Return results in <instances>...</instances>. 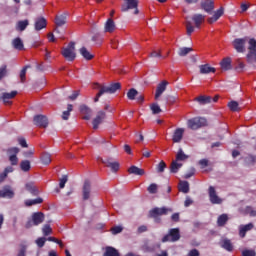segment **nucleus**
I'll use <instances>...</instances> for the list:
<instances>
[{
	"mask_svg": "<svg viewBox=\"0 0 256 256\" xmlns=\"http://www.w3.org/2000/svg\"><path fill=\"white\" fill-rule=\"evenodd\" d=\"M208 195H209V199L210 202L213 205H221V203H223V199H221L218 195H217V191L215 190V187L210 186L208 189Z\"/></svg>",
	"mask_w": 256,
	"mask_h": 256,
	"instance_id": "f8f14e48",
	"label": "nucleus"
},
{
	"mask_svg": "<svg viewBox=\"0 0 256 256\" xmlns=\"http://www.w3.org/2000/svg\"><path fill=\"white\" fill-rule=\"evenodd\" d=\"M246 213H248V215H250V217H256V211L253 210V208H251V207L246 208Z\"/></svg>",
	"mask_w": 256,
	"mask_h": 256,
	"instance_id": "338daca9",
	"label": "nucleus"
},
{
	"mask_svg": "<svg viewBox=\"0 0 256 256\" xmlns=\"http://www.w3.org/2000/svg\"><path fill=\"white\" fill-rule=\"evenodd\" d=\"M228 107L230 111H241V107H239V102L231 101L228 103Z\"/></svg>",
	"mask_w": 256,
	"mask_h": 256,
	"instance_id": "864d4df0",
	"label": "nucleus"
},
{
	"mask_svg": "<svg viewBox=\"0 0 256 256\" xmlns=\"http://www.w3.org/2000/svg\"><path fill=\"white\" fill-rule=\"evenodd\" d=\"M180 239L181 232L179 231V228H172L169 230L168 234L162 238V243H167L168 241L175 243V241H179Z\"/></svg>",
	"mask_w": 256,
	"mask_h": 256,
	"instance_id": "0eeeda50",
	"label": "nucleus"
},
{
	"mask_svg": "<svg viewBox=\"0 0 256 256\" xmlns=\"http://www.w3.org/2000/svg\"><path fill=\"white\" fill-rule=\"evenodd\" d=\"M101 162L108 167V169H111L112 173H117V171H119L120 164L115 160V158L109 157L101 159Z\"/></svg>",
	"mask_w": 256,
	"mask_h": 256,
	"instance_id": "1a4fd4ad",
	"label": "nucleus"
},
{
	"mask_svg": "<svg viewBox=\"0 0 256 256\" xmlns=\"http://www.w3.org/2000/svg\"><path fill=\"white\" fill-rule=\"evenodd\" d=\"M193 51V48H188V47H181L178 50V55L179 57H186V55H189Z\"/></svg>",
	"mask_w": 256,
	"mask_h": 256,
	"instance_id": "09e8293b",
	"label": "nucleus"
},
{
	"mask_svg": "<svg viewBox=\"0 0 256 256\" xmlns=\"http://www.w3.org/2000/svg\"><path fill=\"white\" fill-rule=\"evenodd\" d=\"M242 256H256L255 250H243Z\"/></svg>",
	"mask_w": 256,
	"mask_h": 256,
	"instance_id": "69168bd1",
	"label": "nucleus"
},
{
	"mask_svg": "<svg viewBox=\"0 0 256 256\" xmlns=\"http://www.w3.org/2000/svg\"><path fill=\"white\" fill-rule=\"evenodd\" d=\"M20 149L18 147H12V148H8L6 150V153L8 155V157L11 156H17L19 154Z\"/></svg>",
	"mask_w": 256,
	"mask_h": 256,
	"instance_id": "5fc2aeb1",
	"label": "nucleus"
},
{
	"mask_svg": "<svg viewBox=\"0 0 256 256\" xmlns=\"http://www.w3.org/2000/svg\"><path fill=\"white\" fill-rule=\"evenodd\" d=\"M178 189H179V191H181V193H189V182L180 181Z\"/></svg>",
	"mask_w": 256,
	"mask_h": 256,
	"instance_id": "79ce46f5",
	"label": "nucleus"
},
{
	"mask_svg": "<svg viewBox=\"0 0 256 256\" xmlns=\"http://www.w3.org/2000/svg\"><path fill=\"white\" fill-rule=\"evenodd\" d=\"M41 161L43 165H49L51 163V154L47 152L42 153Z\"/></svg>",
	"mask_w": 256,
	"mask_h": 256,
	"instance_id": "8fccbe9b",
	"label": "nucleus"
},
{
	"mask_svg": "<svg viewBox=\"0 0 256 256\" xmlns=\"http://www.w3.org/2000/svg\"><path fill=\"white\" fill-rule=\"evenodd\" d=\"M128 173H130L131 175H138L141 177V176L145 175V170H143L137 166H131L128 169Z\"/></svg>",
	"mask_w": 256,
	"mask_h": 256,
	"instance_id": "c756f323",
	"label": "nucleus"
},
{
	"mask_svg": "<svg viewBox=\"0 0 256 256\" xmlns=\"http://www.w3.org/2000/svg\"><path fill=\"white\" fill-rule=\"evenodd\" d=\"M4 77H7V65H2L0 67V81L1 79H3Z\"/></svg>",
	"mask_w": 256,
	"mask_h": 256,
	"instance_id": "680f3d73",
	"label": "nucleus"
},
{
	"mask_svg": "<svg viewBox=\"0 0 256 256\" xmlns=\"http://www.w3.org/2000/svg\"><path fill=\"white\" fill-rule=\"evenodd\" d=\"M159 247H161V244L157 243V244H153L152 242H145V244L142 246V249L146 252V253H151L153 251H155V249H159Z\"/></svg>",
	"mask_w": 256,
	"mask_h": 256,
	"instance_id": "a878e982",
	"label": "nucleus"
},
{
	"mask_svg": "<svg viewBox=\"0 0 256 256\" xmlns=\"http://www.w3.org/2000/svg\"><path fill=\"white\" fill-rule=\"evenodd\" d=\"M150 109H151L153 115H159V113H162V111H163V110H161V107L157 103L151 104Z\"/></svg>",
	"mask_w": 256,
	"mask_h": 256,
	"instance_id": "603ef678",
	"label": "nucleus"
},
{
	"mask_svg": "<svg viewBox=\"0 0 256 256\" xmlns=\"http://www.w3.org/2000/svg\"><path fill=\"white\" fill-rule=\"evenodd\" d=\"M15 169L13 166H7L2 173H0V183H3L5 181L6 177H8L9 173H13Z\"/></svg>",
	"mask_w": 256,
	"mask_h": 256,
	"instance_id": "7c9ffc66",
	"label": "nucleus"
},
{
	"mask_svg": "<svg viewBox=\"0 0 256 256\" xmlns=\"http://www.w3.org/2000/svg\"><path fill=\"white\" fill-rule=\"evenodd\" d=\"M45 221V214L42 212H35L32 214V219L25 224L26 229H31L33 226L41 225Z\"/></svg>",
	"mask_w": 256,
	"mask_h": 256,
	"instance_id": "39448f33",
	"label": "nucleus"
},
{
	"mask_svg": "<svg viewBox=\"0 0 256 256\" xmlns=\"http://www.w3.org/2000/svg\"><path fill=\"white\" fill-rule=\"evenodd\" d=\"M34 27L36 31L45 29V27H47V20L44 17L36 18Z\"/></svg>",
	"mask_w": 256,
	"mask_h": 256,
	"instance_id": "393cba45",
	"label": "nucleus"
},
{
	"mask_svg": "<svg viewBox=\"0 0 256 256\" xmlns=\"http://www.w3.org/2000/svg\"><path fill=\"white\" fill-rule=\"evenodd\" d=\"M82 199L83 201H88L91 199V181L85 180L82 188Z\"/></svg>",
	"mask_w": 256,
	"mask_h": 256,
	"instance_id": "dca6fc26",
	"label": "nucleus"
},
{
	"mask_svg": "<svg viewBox=\"0 0 256 256\" xmlns=\"http://www.w3.org/2000/svg\"><path fill=\"white\" fill-rule=\"evenodd\" d=\"M228 221H229V216H227V214H222L217 219V225L218 227H225Z\"/></svg>",
	"mask_w": 256,
	"mask_h": 256,
	"instance_id": "c9c22d12",
	"label": "nucleus"
},
{
	"mask_svg": "<svg viewBox=\"0 0 256 256\" xmlns=\"http://www.w3.org/2000/svg\"><path fill=\"white\" fill-rule=\"evenodd\" d=\"M123 231V227L121 226H115L111 229L112 235H118V233H121Z\"/></svg>",
	"mask_w": 256,
	"mask_h": 256,
	"instance_id": "e2e57ef3",
	"label": "nucleus"
},
{
	"mask_svg": "<svg viewBox=\"0 0 256 256\" xmlns=\"http://www.w3.org/2000/svg\"><path fill=\"white\" fill-rule=\"evenodd\" d=\"M107 114L105 111L100 110L97 112L95 118L92 121L93 129H99V126L105 121Z\"/></svg>",
	"mask_w": 256,
	"mask_h": 256,
	"instance_id": "ddd939ff",
	"label": "nucleus"
},
{
	"mask_svg": "<svg viewBox=\"0 0 256 256\" xmlns=\"http://www.w3.org/2000/svg\"><path fill=\"white\" fill-rule=\"evenodd\" d=\"M224 13H225V8L220 7L218 10L214 11V14L212 15V17H209L207 19V22L210 25H213V23H216V21H219V19L223 17Z\"/></svg>",
	"mask_w": 256,
	"mask_h": 256,
	"instance_id": "f3484780",
	"label": "nucleus"
},
{
	"mask_svg": "<svg viewBox=\"0 0 256 256\" xmlns=\"http://www.w3.org/2000/svg\"><path fill=\"white\" fill-rule=\"evenodd\" d=\"M47 242V238L45 237H40L36 239L35 243L36 245L41 249L42 247H45V243Z\"/></svg>",
	"mask_w": 256,
	"mask_h": 256,
	"instance_id": "13d9d810",
	"label": "nucleus"
},
{
	"mask_svg": "<svg viewBox=\"0 0 256 256\" xmlns=\"http://www.w3.org/2000/svg\"><path fill=\"white\" fill-rule=\"evenodd\" d=\"M196 29L201 27V24L205 22V15L203 14H193L191 17Z\"/></svg>",
	"mask_w": 256,
	"mask_h": 256,
	"instance_id": "aec40b11",
	"label": "nucleus"
},
{
	"mask_svg": "<svg viewBox=\"0 0 256 256\" xmlns=\"http://www.w3.org/2000/svg\"><path fill=\"white\" fill-rule=\"evenodd\" d=\"M65 23H67V13L56 16L55 24L57 25V27H63Z\"/></svg>",
	"mask_w": 256,
	"mask_h": 256,
	"instance_id": "2f4dec72",
	"label": "nucleus"
},
{
	"mask_svg": "<svg viewBox=\"0 0 256 256\" xmlns=\"http://www.w3.org/2000/svg\"><path fill=\"white\" fill-rule=\"evenodd\" d=\"M104 256H120L119 250H117L111 246H107L105 248Z\"/></svg>",
	"mask_w": 256,
	"mask_h": 256,
	"instance_id": "f704fd0d",
	"label": "nucleus"
},
{
	"mask_svg": "<svg viewBox=\"0 0 256 256\" xmlns=\"http://www.w3.org/2000/svg\"><path fill=\"white\" fill-rule=\"evenodd\" d=\"M188 127L193 131H197V129H201V127H207V119L203 117H196L188 120Z\"/></svg>",
	"mask_w": 256,
	"mask_h": 256,
	"instance_id": "423d86ee",
	"label": "nucleus"
},
{
	"mask_svg": "<svg viewBox=\"0 0 256 256\" xmlns=\"http://www.w3.org/2000/svg\"><path fill=\"white\" fill-rule=\"evenodd\" d=\"M43 203V198H36L33 200H26L25 205L26 207H33V205H41Z\"/></svg>",
	"mask_w": 256,
	"mask_h": 256,
	"instance_id": "37998d69",
	"label": "nucleus"
},
{
	"mask_svg": "<svg viewBox=\"0 0 256 256\" xmlns=\"http://www.w3.org/2000/svg\"><path fill=\"white\" fill-rule=\"evenodd\" d=\"M183 167V164L182 163H179L178 161L176 160H173L170 164V172L172 173H178L179 172V169Z\"/></svg>",
	"mask_w": 256,
	"mask_h": 256,
	"instance_id": "e433bc0d",
	"label": "nucleus"
},
{
	"mask_svg": "<svg viewBox=\"0 0 256 256\" xmlns=\"http://www.w3.org/2000/svg\"><path fill=\"white\" fill-rule=\"evenodd\" d=\"M20 168L22 169V171L27 173V171L31 170V162L29 160H22L20 162Z\"/></svg>",
	"mask_w": 256,
	"mask_h": 256,
	"instance_id": "a18cd8bd",
	"label": "nucleus"
},
{
	"mask_svg": "<svg viewBox=\"0 0 256 256\" xmlns=\"http://www.w3.org/2000/svg\"><path fill=\"white\" fill-rule=\"evenodd\" d=\"M247 43V38H236L232 45L237 53H245V44Z\"/></svg>",
	"mask_w": 256,
	"mask_h": 256,
	"instance_id": "4468645a",
	"label": "nucleus"
},
{
	"mask_svg": "<svg viewBox=\"0 0 256 256\" xmlns=\"http://www.w3.org/2000/svg\"><path fill=\"white\" fill-rule=\"evenodd\" d=\"M42 233L45 237H47L48 235H51L53 233V230L51 229V225L49 224L44 225L42 228Z\"/></svg>",
	"mask_w": 256,
	"mask_h": 256,
	"instance_id": "6e6d98bb",
	"label": "nucleus"
},
{
	"mask_svg": "<svg viewBox=\"0 0 256 256\" xmlns=\"http://www.w3.org/2000/svg\"><path fill=\"white\" fill-rule=\"evenodd\" d=\"M254 225L253 223H249V224H246V225H240L239 226V235L240 237H245L247 231H251V229H253Z\"/></svg>",
	"mask_w": 256,
	"mask_h": 256,
	"instance_id": "cd10ccee",
	"label": "nucleus"
},
{
	"mask_svg": "<svg viewBox=\"0 0 256 256\" xmlns=\"http://www.w3.org/2000/svg\"><path fill=\"white\" fill-rule=\"evenodd\" d=\"M221 247L226 249V251H233V244H231V240L229 239L222 240Z\"/></svg>",
	"mask_w": 256,
	"mask_h": 256,
	"instance_id": "de8ad7c7",
	"label": "nucleus"
},
{
	"mask_svg": "<svg viewBox=\"0 0 256 256\" xmlns=\"http://www.w3.org/2000/svg\"><path fill=\"white\" fill-rule=\"evenodd\" d=\"M31 69V65H26L22 68V70L20 71V81L21 83H25L26 81V75H27V70Z\"/></svg>",
	"mask_w": 256,
	"mask_h": 256,
	"instance_id": "49530a36",
	"label": "nucleus"
},
{
	"mask_svg": "<svg viewBox=\"0 0 256 256\" xmlns=\"http://www.w3.org/2000/svg\"><path fill=\"white\" fill-rule=\"evenodd\" d=\"M9 161L11 163V165L15 166L18 165L19 163V158L17 156H9Z\"/></svg>",
	"mask_w": 256,
	"mask_h": 256,
	"instance_id": "0e129e2a",
	"label": "nucleus"
},
{
	"mask_svg": "<svg viewBox=\"0 0 256 256\" xmlns=\"http://www.w3.org/2000/svg\"><path fill=\"white\" fill-rule=\"evenodd\" d=\"M220 67L222 71H231V69H233V66H231V58H224L220 62Z\"/></svg>",
	"mask_w": 256,
	"mask_h": 256,
	"instance_id": "c85d7f7f",
	"label": "nucleus"
},
{
	"mask_svg": "<svg viewBox=\"0 0 256 256\" xmlns=\"http://www.w3.org/2000/svg\"><path fill=\"white\" fill-rule=\"evenodd\" d=\"M79 53H80V55H82V57H84L86 59V61H91V59H93V57H95L85 47L80 48Z\"/></svg>",
	"mask_w": 256,
	"mask_h": 256,
	"instance_id": "72a5a7b5",
	"label": "nucleus"
},
{
	"mask_svg": "<svg viewBox=\"0 0 256 256\" xmlns=\"http://www.w3.org/2000/svg\"><path fill=\"white\" fill-rule=\"evenodd\" d=\"M126 3L122 4L121 11L123 13H127L130 9H135L134 15L139 14V9H137V5H139V1L137 0H125Z\"/></svg>",
	"mask_w": 256,
	"mask_h": 256,
	"instance_id": "6e6552de",
	"label": "nucleus"
},
{
	"mask_svg": "<svg viewBox=\"0 0 256 256\" xmlns=\"http://www.w3.org/2000/svg\"><path fill=\"white\" fill-rule=\"evenodd\" d=\"M16 95H17V91H12L10 93L5 92V93H2L1 99L5 105H11L10 99H14Z\"/></svg>",
	"mask_w": 256,
	"mask_h": 256,
	"instance_id": "5701e85b",
	"label": "nucleus"
},
{
	"mask_svg": "<svg viewBox=\"0 0 256 256\" xmlns=\"http://www.w3.org/2000/svg\"><path fill=\"white\" fill-rule=\"evenodd\" d=\"M194 101H197L199 105H209L210 103H213V98L211 96L200 95L196 97Z\"/></svg>",
	"mask_w": 256,
	"mask_h": 256,
	"instance_id": "4be33fe9",
	"label": "nucleus"
},
{
	"mask_svg": "<svg viewBox=\"0 0 256 256\" xmlns=\"http://www.w3.org/2000/svg\"><path fill=\"white\" fill-rule=\"evenodd\" d=\"M168 85H169V82H167V80H163L161 83L157 85L155 99H159V97H161L163 93H165Z\"/></svg>",
	"mask_w": 256,
	"mask_h": 256,
	"instance_id": "6ab92c4d",
	"label": "nucleus"
},
{
	"mask_svg": "<svg viewBox=\"0 0 256 256\" xmlns=\"http://www.w3.org/2000/svg\"><path fill=\"white\" fill-rule=\"evenodd\" d=\"M12 45L14 49H17V51H23L24 49L23 40H21V38H15L12 41Z\"/></svg>",
	"mask_w": 256,
	"mask_h": 256,
	"instance_id": "4c0bfd02",
	"label": "nucleus"
},
{
	"mask_svg": "<svg viewBox=\"0 0 256 256\" xmlns=\"http://www.w3.org/2000/svg\"><path fill=\"white\" fill-rule=\"evenodd\" d=\"M157 189H159V186L155 183H152L147 188L148 193H151L152 195H155L157 193Z\"/></svg>",
	"mask_w": 256,
	"mask_h": 256,
	"instance_id": "4d7b16f0",
	"label": "nucleus"
},
{
	"mask_svg": "<svg viewBox=\"0 0 256 256\" xmlns=\"http://www.w3.org/2000/svg\"><path fill=\"white\" fill-rule=\"evenodd\" d=\"M137 95H139V91H137V89H135V88H131L127 92V98L130 101H135Z\"/></svg>",
	"mask_w": 256,
	"mask_h": 256,
	"instance_id": "c03bdc74",
	"label": "nucleus"
},
{
	"mask_svg": "<svg viewBox=\"0 0 256 256\" xmlns=\"http://www.w3.org/2000/svg\"><path fill=\"white\" fill-rule=\"evenodd\" d=\"M246 61L249 65H253L256 67V40L255 38H251L248 41V53L246 55Z\"/></svg>",
	"mask_w": 256,
	"mask_h": 256,
	"instance_id": "7ed1b4c3",
	"label": "nucleus"
},
{
	"mask_svg": "<svg viewBox=\"0 0 256 256\" xmlns=\"http://www.w3.org/2000/svg\"><path fill=\"white\" fill-rule=\"evenodd\" d=\"M95 85L96 87H94V89H99V92L96 94L94 98V103H98L99 98L105 95V93L113 94L117 93V91H120L121 89V83L119 82L111 83L109 86H102L98 83H96Z\"/></svg>",
	"mask_w": 256,
	"mask_h": 256,
	"instance_id": "f257e3e1",
	"label": "nucleus"
},
{
	"mask_svg": "<svg viewBox=\"0 0 256 256\" xmlns=\"http://www.w3.org/2000/svg\"><path fill=\"white\" fill-rule=\"evenodd\" d=\"M183 133H185V129H183V128L176 129L172 136V141L174 143H181V141L183 139Z\"/></svg>",
	"mask_w": 256,
	"mask_h": 256,
	"instance_id": "b1692460",
	"label": "nucleus"
},
{
	"mask_svg": "<svg viewBox=\"0 0 256 256\" xmlns=\"http://www.w3.org/2000/svg\"><path fill=\"white\" fill-rule=\"evenodd\" d=\"M59 181L60 189H65V184L67 183V181H69V178L67 175H63L62 178L59 179Z\"/></svg>",
	"mask_w": 256,
	"mask_h": 256,
	"instance_id": "bf43d9fd",
	"label": "nucleus"
},
{
	"mask_svg": "<svg viewBox=\"0 0 256 256\" xmlns=\"http://www.w3.org/2000/svg\"><path fill=\"white\" fill-rule=\"evenodd\" d=\"M200 9L211 15L215 11V2L213 0H202L200 2Z\"/></svg>",
	"mask_w": 256,
	"mask_h": 256,
	"instance_id": "9b49d317",
	"label": "nucleus"
},
{
	"mask_svg": "<svg viewBox=\"0 0 256 256\" xmlns=\"http://www.w3.org/2000/svg\"><path fill=\"white\" fill-rule=\"evenodd\" d=\"M201 75H209V73H215L216 69L209 66V64H204L199 66Z\"/></svg>",
	"mask_w": 256,
	"mask_h": 256,
	"instance_id": "bb28decb",
	"label": "nucleus"
},
{
	"mask_svg": "<svg viewBox=\"0 0 256 256\" xmlns=\"http://www.w3.org/2000/svg\"><path fill=\"white\" fill-rule=\"evenodd\" d=\"M71 111H73V105L72 104H68L67 111H64L62 113L63 121H67L69 119V115H71Z\"/></svg>",
	"mask_w": 256,
	"mask_h": 256,
	"instance_id": "3c124183",
	"label": "nucleus"
},
{
	"mask_svg": "<svg viewBox=\"0 0 256 256\" xmlns=\"http://www.w3.org/2000/svg\"><path fill=\"white\" fill-rule=\"evenodd\" d=\"M165 169H167V164L165 163V161H161V162L157 165V172H158V173H163V171H165Z\"/></svg>",
	"mask_w": 256,
	"mask_h": 256,
	"instance_id": "052dcab7",
	"label": "nucleus"
},
{
	"mask_svg": "<svg viewBox=\"0 0 256 256\" xmlns=\"http://www.w3.org/2000/svg\"><path fill=\"white\" fill-rule=\"evenodd\" d=\"M79 111L84 115L83 119H85V121H89L93 115V110L85 104L80 105Z\"/></svg>",
	"mask_w": 256,
	"mask_h": 256,
	"instance_id": "a211bd4d",
	"label": "nucleus"
},
{
	"mask_svg": "<svg viewBox=\"0 0 256 256\" xmlns=\"http://www.w3.org/2000/svg\"><path fill=\"white\" fill-rule=\"evenodd\" d=\"M33 123L36 125V127H42L43 129H46V127L49 126V119L45 115H36L33 118Z\"/></svg>",
	"mask_w": 256,
	"mask_h": 256,
	"instance_id": "9d476101",
	"label": "nucleus"
},
{
	"mask_svg": "<svg viewBox=\"0 0 256 256\" xmlns=\"http://www.w3.org/2000/svg\"><path fill=\"white\" fill-rule=\"evenodd\" d=\"M25 187H26V190L29 191V193H31V195H34V196L39 195V189L36 187L35 184L30 182V183H27Z\"/></svg>",
	"mask_w": 256,
	"mask_h": 256,
	"instance_id": "473e14b6",
	"label": "nucleus"
},
{
	"mask_svg": "<svg viewBox=\"0 0 256 256\" xmlns=\"http://www.w3.org/2000/svg\"><path fill=\"white\" fill-rule=\"evenodd\" d=\"M173 213V209L167 207H155L149 211L150 219H154L155 223H161V215H169Z\"/></svg>",
	"mask_w": 256,
	"mask_h": 256,
	"instance_id": "f03ea898",
	"label": "nucleus"
},
{
	"mask_svg": "<svg viewBox=\"0 0 256 256\" xmlns=\"http://www.w3.org/2000/svg\"><path fill=\"white\" fill-rule=\"evenodd\" d=\"M115 29H117V26L115 25V21L109 18L104 24V33H113Z\"/></svg>",
	"mask_w": 256,
	"mask_h": 256,
	"instance_id": "412c9836",
	"label": "nucleus"
},
{
	"mask_svg": "<svg viewBox=\"0 0 256 256\" xmlns=\"http://www.w3.org/2000/svg\"><path fill=\"white\" fill-rule=\"evenodd\" d=\"M0 197L2 199H13L15 197V191L11 186L6 185L0 190Z\"/></svg>",
	"mask_w": 256,
	"mask_h": 256,
	"instance_id": "2eb2a0df",
	"label": "nucleus"
},
{
	"mask_svg": "<svg viewBox=\"0 0 256 256\" xmlns=\"http://www.w3.org/2000/svg\"><path fill=\"white\" fill-rule=\"evenodd\" d=\"M195 32V26H193V22L189 20V17H186V33L191 36L192 33Z\"/></svg>",
	"mask_w": 256,
	"mask_h": 256,
	"instance_id": "ea45409f",
	"label": "nucleus"
},
{
	"mask_svg": "<svg viewBox=\"0 0 256 256\" xmlns=\"http://www.w3.org/2000/svg\"><path fill=\"white\" fill-rule=\"evenodd\" d=\"M62 56L66 61H75L77 53L75 52V42H70L67 47L62 48Z\"/></svg>",
	"mask_w": 256,
	"mask_h": 256,
	"instance_id": "20e7f679",
	"label": "nucleus"
},
{
	"mask_svg": "<svg viewBox=\"0 0 256 256\" xmlns=\"http://www.w3.org/2000/svg\"><path fill=\"white\" fill-rule=\"evenodd\" d=\"M27 253V247L22 246L21 249L19 250L17 256H26L25 254Z\"/></svg>",
	"mask_w": 256,
	"mask_h": 256,
	"instance_id": "774afa93",
	"label": "nucleus"
},
{
	"mask_svg": "<svg viewBox=\"0 0 256 256\" xmlns=\"http://www.w3.org/2000/svg\"><path fill=\"white\" fill-rule=\"evenodd\" d=\"M28 26H29V20H21L17 22L16 30L25 31V29H27Z\"/></svg>",
	"mask_w": 256,
	"mask_h": 256,
	"instance_id": "58836bf2",
	"label": "nucleus"
},
{
	"mask_svg": "<svg viewBox=\"0 0 256 256\" xmlns=\"http://www.w3.org/2000/svg\"><path fill=\"white\" fill-rule=\"evenodd\" d=\"M187 159H189V156H187V154L183 152V149L180 148L176 154L175 161H187Z\"/></svg>",
	"mask_w": 256,
	"mask_h": 256,
	"instance_id": "a19ab883",
	"label": "nucleus"
}]
</instances>
